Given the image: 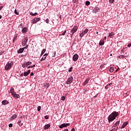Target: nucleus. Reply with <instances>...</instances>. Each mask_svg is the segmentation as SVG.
<instances>
[{
	"label": "nucleus",
	"instance_id": "obj_51",
	"mask_svg": "<svg viewBox=\"0 0 131 131\" xmlns=\"http://www.w3.org/2000/svg\"><path fill=\"white\" fill-rule=\"evenodd\" d=\"M81 33L83 34V35H84L85 34V33H84V31L82 32Z\"/></svg>",
	"mask_w": 131,
	"mask_h": 131
},
{
	"label": "nucleus",
	"instance_id": "obj_32",
	"mask_svg": "<svg viewBox=\"0 0 131 131\" xmlns=\"http://www.w3.org/2000/svg\"><path fill=\"white\" fill-rule=\"evenodd\" d=\"M115 2V0H109L110 4H113Z\"/></svg>",
	"mask_w": 131,
	"mask_h": 131
},
{
	"label": "nucleus",
	"instance_id": "obj_55",
	"mask_svg": "<svg viewBox=\"0 0 131 131\" xmlns=\"http://www.w3.org/2000/svg\"><path fill=\"white\" fill-rule=\"evenodd\" d=\"M63 131H68V129H64Z\"/></svg>",
	"mask_w": 131,
	"mask_h": 131
},
{
	"label": "nucleus",
	"instance_id": "obj_17",
	"mask_svg": "<svg viewBox=\"0 0 131 131\" xmlns=\"http://www.w3.org/2000/svg\"><path fill=\"white\" fill-rule=\"evenodd\" d=\"M93 13H97V12H99V8L98 7H95L93 10Z\"/></svg>",
	"mask_w": 131,
	"mask_h": 131
},
{
	"label": "nucleus",
	"instance_id": "obj_63",
	"mask_svg": "<svg viewBox=\"0 0 131 131\" xmlns=\"http://www.w3.org/2000/svg\"><path fill=\"white\" fill-rule=\"evenodd\" d=\"M20 118H22V116H20Z\"/></svg>",
	"mask_w": 131,
	"mask_h": 131
},
{
	"label": "nucleus",
	"instance_id": "obj_20",
	"mask_svg": "<svg viewBox=\"0 0 131 131\" xmlns=\"http://www.w3.org/2000/svg\"><path fill=\"white\" fill-rule=\"evenodd\" d=\"M23 33H26L27 32V27H25L22 30Z\"/></svg>",
	"mask_w": 131,
	"mask_h": 131
},
{
	"label": "nucleus",
	"instance_id": "obj_35",
	"mask_svg": "<svg viewBox=\"0 0 131 131\" xmlns=\"http://www.w3.org/2000/svg\"><path fill=\"white\" fill-rule=\"evenodd\" d=\"M66 30H65L63 33L61 34L60 35H65V34H66Z\"/></svg>",
	"mask_w": 131,
	"mask_h": 131
},
{
	"label": "nucleus",
	"instance_id": "obj_24",
	"mask_svg": "<svg viewBox=\"0 0 131 131\" xmlns=\"http://www.w3.org/2000/svg\"><path fill=\"white\" fill-rule=\"evenodd\" d=\"M103 45H104V40H102L99 43V46H103Z\"/></svg>",
	"mask_w": 131,
	"mask_h": 131
},
{
	"label": "nucleus",
	"instance_id": "obj_41",
	"mask_svg": "<svg viewBox=\"0 0 131 131\" xmlns=\"http://www.w3.org/2000/svg\"><path fill=\"white\" fill-rule=\"evenodd\" d=\"M12 126H13V124L10 123V124H9V127H12Z\"/></svg>",
	"mask_w": 131,
	"mask_h": 131
},
{
	"label": "nucleus",
	"instance_id": "obj_31",
	"mask_svg": "<svg viewBox=\"0 0 131 131\" xmlns=\"http://www.w3.org/2000/svg\"><path fill=\"white\" fill-rule=\"evenodd\" d=\"M84 31V33H85V34H86L87 32H89V29H86L85 30L83 31Z\"/></svg>",
	"mask_w": 131,
	"mask_h": 131
},
{
	"label": "nucleus",
	"instance_id": "obj_26",
	"mask_svg": "<svg viewBox=\"0 0 131 131\" xmlns=\"http://www.w3.org/2000/svg\"><path fill=\"white\" fill-rule=\"evenodd\" d=\"M27 66H29V65H31L32 64V62L28 61L26 62Z\"/></svg>",
	"mask_w": 131,
	"mask_h": 131
},
{
	"label": "nucleus",
	"instance_id": "obj_57",
	"mask_svg": "<svg viewBox=\"0 0 131 131\" xmlns=\"http://www.w3.org/2000/svg\"><path fill=\"white\" fill-rule=\"evenodd\" d=\"M32 68H33V67H35V64H34L33 66H32Z\"/></svg>",
	"mask_w": 131,
	"mask_h": 131
},
{
	"label": "nucleus",
	"instance_id": "obj_7",
	"mask_svg": "<svg viewBox=\"0 0 131 131\" xmlns=\"http://www.w3.org/2000/svg\"><path fill=\"white\" fill-rule=\"evenodd\" d=\"M27 41H28V38L25 37L24 38V41L21 42V45L23 46H25L27 43Z\"/></svg>",
	"mask_w": 131,
	"mask_h": 131
},
{
	"label": "nucleus",
	"instance_id": "obj_59",
	"mask_svg": "<svg viewBox=\"0 0 131 131\" xmlns=\"http://www.w3.org/2000/svg\"><path fill=\"white\" fill-rule=\"evenodd\" d=\"M2 15H0V19H2Z\"/></svg>",
	"mask_w": 131,
	"mask_h": 131
},
{
	"label": "nucleus",
	"instance_id": "obj_49",
	"mask_svg": "<svg viewBox=\"0 0 131 131\" xmlns=\"http://www.w3.org/2000/svg\"><path fill=\"white\" fill-rule=\"evenodd\" d=\"M34 74L33 72L31 73L30 76H33Z\"/></svg>",
	"mask_w": 131,
	"mask_h": 131
},
{
	"label": "nucleus",
	"instance_id": "obj_50",
	"mask_svg": "<svg viewBox=\"0 0 131 131\" xmlns=\"http://www.w3.org/2000/svg\"><path fill=\"white\" fill-rule=\"evenodd\" d=\"M29 68H32V66H30L27 68L28 69H29Z\"/></svg>",
	"mask_w": 131,
	"mask_h": 131
},
{
	"label": "nucleus",
	"instance_id": "obj_28",
	"mask_svg": "<svg viewBox=\"0 0 131 131\" xmlns=\"http://www.w3.org/2000/svg\"><path fill=\"white\" fill-rule=\"evenodd\" d=\"M45 53H46V49H43L41 53V56H42V55H43Z\"/></svg>",
	"mask_w": 131,
	"mask_h": 131
},
{
	"label": "nucleus",
	"instance_id": "obj_29",
	"mask_svg": "<svg viewBox=\"0 0 131 131\" xmlns=\"http://www.w3.org/2000/svg\"><path fill=\"white\" fill-rule=\"evenodd\" d=\"M23 68H25V67H27V65L26 64V62L25 63L22 64Z\"/></svg>",
	"mask_w": 131,
	"mask_h": 131
},
{
	"label": "nucleus",
	"instance_id": "obj_23",
	"mask_svg": "<svg viewBox=\"0 0 131 131\" xmlns=\"http://www.w3.org/2000/svg\"><path fill=\"white\" fill-rule=\"evenodd\" d=\"M30 14L31 15V16H36V15H38V14L36 12H35V13H33L32 12H31Z\"/></svg>",
	"mask_w": 131,
	"mask_h": 131
},
{
	"label": "nucleus",
	"instance_id": "obj_53",
	"mask_svg": "<svg viewBox=\"0 0 131 131\" xmlns=\"http://www.w3.org/2000/svg\"><path fill=\"white\" fill-rule=\"evenodd\" d=\"M71 131H75V129L74 128H73Z\"/></svg>",
	"mask_w": 131,
	"mask_h": 131
},
{
	"label": "nucleus",
	"instance_id": "obj_18",
	"mask_svg": "<svg viewBox=\"0 0 131 131\" xmlns=\"http://www.w3.org/2000/svg\"><path fill=\"white\" fill-rule=\"evenodd\" d=\"M44 88H46V89H48L49 87L50 86V83H46L44 85H43Z\"/></svg>",
	"mask_w": 131,
	"mask_h": 131
},
{
	"label": "nucleus",
	"instance_id": "obj_42",
	"mask_svg": "<svg viewBox=\"0 0 131 131\" xmlns=\"http://www.w3.org/2000/svg\"><path fill=\"white\" fill-rule=\"evenodd\" d=\"M45 59H46V57H42V58L40 59V61H45Z\"/></svg>",
	"mask_w": 131,
	"mask_h": 131
},
{
	"label": "nucleus",
	"instance_id": "obj_48",
	"mask_svg": "<svg viewBox=\"0 0 131 131\" xmlns=\"http://www.w3.org/2000/svg\"><path fill=\"white\" fill-rule=\"evenodd\" d=\"M49 54H48V53H46L45 55H43V57H47V56H48Z\"/></svg>",
	"mask_w": 131,
	"mask_h": 131
},
{
	"label": "nucleus",
	"instance_id": "obj_34",
	"mask_svg": "<svg viewBox=\"0 0 131 131\" xmlns=\"http://www.w3.org/2000/svg\"><path fill=\"white\" fill-rule=\"evenodd\" d=\"M40 109H41V106H38L37 107L38 111H40Z\"/></svg>",
	"mask_w": 131,
	"mask_h": 131
},
{
	"label": "nucleus",
	"instance_id": "obj_13",
	"mask_svg": "<svg viewBox=\"0 0 131 131\" xmlns=\"http://www.w3.org/2000/svg\"><path fill=\"white\" fill-rule=\"evenodd\" d=\"M120 123V121H117L113 125V127H116L118 125H119V123Z\"/></svg>",
	"mask_w": 131,
	"mask_h": 131
},
{
	"label": "nucleus",
	"instance_id": "obj_52",
	"mask_svg": "<svg viewBox=\"0 0 131 131\" xmlns=\"http://www.w3.org/2000/svg\"><path fill=\"white\" fill-rule=\"evenodd\" d=\"M121 58H124L125 57L124 55H120Z\"/></svg>",
	"mask_w": 131,
	"mask_h": 131
},
{
	"label": "nucleus",
	"instance_id": "obj_46",
	"mask_svg": "<svg viewBox=\"0 0 131 131\" xmlns=\"http://www.w3.org/2000/svg\"><path fill=\"white\" fill-rule=\"evenodd\" d=\"M4 51H1L0 52V55H2L4 54Z\"/></svg>",
	"mask_w": 131,
	"mask_h": 131
},
{
	"label": "nucleus",
	"instance_id": "obj_62",
	"mask_svg": "<svg viewBox=\"0 0 131 131\" xmlns=\"http://www.w3.org/2000/svg\"><path fill=\"white\" fill-rule=\"evenodd\" d=\"M98 32H97L96 33V34H98Z\"/></svg>",
	"mask_w": 131,
	"mask_h": 131
},
{
	"label": "nucleus",
	"instance_id": "obj_37",
	"mask_svg": "<svg viewBox=\"0 0 131 131\" xmlns=\"http://www.w3.org/2000/svg\"><path fill=\"white\" fill-rule=\"evenodd\" d=\"M72 69H73V67H71L70 69L69 70V72H71L72 71Z\"/></svg>",
	"mask_w": 131,
	"mask_h": 131
},
{
	"label": "nucleus",
	"instance_id": "obj_11",
	"mask_svg": "<svg viewBox=\"0 0 131 131\" xmlns=\"http://www.w3.org/2000/svg\"><path fill=\"white\" fill-rule=\"evenodd\" d=\"M24 51V48H20L17 51V54H22Z\"/></svg>",
	"mask_w": 131,
	"mask_h": 131
},
{
	"label": "nucleus",
	"instance_id": "obj_61",
	"mask_svg": "<svg viewBox=\"0 0 131 131\" xmlns=\"http://www.w3.org/2000/svg\"><path fill=\"white\" fill-rule=\"evenodd\" d=\"M117 129H118V126H117L116 130H117Z\"/></svg>",
	"mask_w": 131,
	"mask_h": 131
},
{
	"label": "nucleus",
	"instance_id": "obj_6",
	"mask_svg": "<svg viewBox=\"0 0 131 131\" xmlns=\"http://www.w3.org/2000/svg\"><path fill=\"white\" fill-rule=\"evenodd\" d=\"M70 125V123H63L59 126V128H63V127H66L67 126H69Z\"/></svg>",
	"mask_w": 131,
	"mask_h": 131
},
{
	"label": "nucleus",
	"instance_id": "obj_30",
	"mask_svg": "<svg viewBox=\"0 0 131 131\" xmlns=\"http://www.w3.org/2000/svg\"><path fill=\"white\" fill-rule=\"evenodd\" d=\"M90 4H91V2H90V1H86L85 5H86V6H90Z\"/></svg>",
	"mask_w": 131,
	"mask_h": 131
},
{
	"label": "nucleus",
	"instance_id": "obj_64",
	"mask_svg": "<svg viewBox=\"0 0 131 131\" xmlns=\"http://www.w3.org/2000/svg\"><path fill=\"white\" fill-rule=\"evenodd\" d=\"M59 18H61V16L59 17Z\"/></svg>",
	"mask_w": 131,
	"mask_h": 131
},
{
	"label": "nucleus",
	"instance_id": "obj_40",
	"mask_svg": "<svg viewBox=\"0 0 131 131\" xmlns=\"http://www.w3.org/2000/svg\"><path fill=\"white\" fill-rule=\"evenodd\" d=\"M44 117L45 119H49V116L48 115L45 116Z\"/></svg>",
	"mask_w": 131,
	"mask_h": 131
},
{
	"label": "nucleus",
	"instance_id": "obj_47",
	"mask_svg": "<svg viewBox=\"0 0 131 131\" xmlns=\"http://www.w3.org/2000/svg\"><path fill=\"white\" fill-rule=\"evenodd\" d=\"M28 45H26L25 48H23V49H28Z\"/></svg>",
	"mask_w": 131,
	"mask_h": 131
},
{
	"label": "nucleus",
	"instance_id": "obj_8",
	"mask_svg": "<svg viewBox=\"0 0 131 131\" xmlns=\"http://www.w3.org/2000/svg\"><path fill=\"white\" fill-rule=\"evenodd\" d=\"M73 60L75 62H76V61H77V60H78V55L77 54H74L73 55Z\"/></svg>",
	"mask_w": 131,
	"mask_h": 131
},
{
	"label": "nucleus",
	"instance_id": "obj_36",
	"mask_svg": "<svg viewBox=\"0 0 131 131\" xmlns=\"http://www.w3.org/2000/svg\"><path fill=\"white\" fill-rule=\"evenodd\" d=\"M14 13L16 15H19V13H18V11H17L16 10H15Z\"/></svg>",
	"mask_w": 131,
	"mask_h": 131
},
{
	"label": "nucleus",
	"instance_id": "obj_44",
	"mask_svg": "<svg viewBox=\"0 0 131 131\" xmlns=\"http://www.w3.org/2000/svg\"><path fill=\"white\" fill-rule=\"evenodd\" d=\"M83 34H82V33H81L80 34V37H82V36H83Z\"/></svg>",
	"mask_w": 131,
	"mask_h": 131
},
{
	"label": "nucleus",
	"instance_id": "obj_58",
	"mask_svg": "<svg viewBox=\"0 0 131 131\" xmlns=\"http://www.w3.org/2000/svg\"><path fill=\"white\" fill-rule=\"evenodd\" d=\"M106 38H107V37L105 36V37H104V39H106Z\"/></svg>",
	"mask_w": 131,
	"mask_h": 131
},
{
	"label": "nucleus",
	"instance_id": "obj_33",
	"mask_svg": "<svg viewBox=\"0 0 131 131\" xmlns=\"http://www.w3.org/2000/svg\"><path fill=\"white\" fill-rule=\"evenodd\" d=\"M65 99H66V97H65V96H62V97H61V100L62 101H64Z\"/></svg>",
	"mask_w": 131,
	"mask_h": 131
},
{
	"label": "nucleus",
	"instance_id": "obj_14",
	"mask_svg": "<svg viewBox=\"0 0 131 131\" xmlns=\"http://www.w3.org/2000/svg\"><path fill=\"white\" fill-rule=\"evenodd\" d=\"M50 127L51 125L50 124H47L44 126V129H48Z\"/></svg>",
	"mask_w": 131,
	"mask_h": 131
},
{
	"label": "nucleus",
	"instance_id": "obj_54",
	"mask_svg": "<svg viewBox=\"0 0 131 131\" xmlns=\"http://www.w3.org/2000/svg\"><path fill=\"white\" fill-rule=\"evenodd\" d=\"M15 39H16V37H14V38L13 40V42H14L15 41Z\"/></svg>",
	"mask_w": 131,
	"mask_h": 131
},
{
	"label": "nucleus",
	"instance_id": "obj_2",
	"mask_svg": "<svg viewBox=\"0 0 131 131\" xmlns=\"http://www.w3.org/2000/svg\"><path fill=\"white\" fill-rule=\"evenodd\" d=\"M77 29H78V27L77 26H75L70 31V35L71 37L73 36L74 34L77 31Z\"/></svg>",
	"mask_w": 131,
	"mask_h": 131
},
{
	"label": "nucleus",
	"instance_id": "obj_45",
	"mask_svg": "<svg viewBox=\"0 0 131 131\" xmlns=\"http://www.w3.org/2000/svg\"><path fill=\"white\" fill-rule=\"evenodd\" d=\"M127 47H128V48H130L131 47V43H129V44L127 45Z\"/></svg>",
	"mask_w": 131,
	"mask_h": 131
},
{
	"label": "nucleus",
	"instance_id": "obj_10",
	"mask_svg": "<svg viewBox=\"0 0 131 131\" xmlns=\"http://www.w3.org/2000/svg\"><path fill=\"white\" fill-rule=\"evenodd\" d=\"M128 124V122L126 121V122H125L123 123L122 125L121 126V128L122 129V128H124V127H125V126H126V125Z\"/></svg>",
	"mask_w": 131,
	"mask_h": 131
},
{
	"label": "nucleus",
	"instance_id": "obj_12",
	"mask_svg": "<svg viewBox=\"0 0 131 131\" xmlns=\"http://www.w3.org/2000/svg\"><path fill=\"white\" fill-rule=\"evenodd\" d=\"M2 105H8V104H9V101H8V100H3L2 102Z\"/></svg>",
	"mask_w": 131,
	"mask_h": 131
},
{
	"label": "nucleus",
	"instance_id": "obj_4",
	"mask_svg": "<svg viewBox=\"0 0 131 131\" xmlns=\"http://www.w3.org/2000/svg\"><path fill=\"white\" fill-rule=\"evenodd\" d=\"M73 82V77H70L66 81L67 84H71Z\"/></svg>",
	"mask_w": 131,
	"mask_h": 131
},
{
	"label": "nucleus",
	"instance_id": "obj_60",
	"mask_svg": "<svg viewBox=\"0 0 131 131\" xmlns=\"http://www.w3.org/2000/svg\"><path fill=\"white\" fill-rule=\"evenodd\" d=\"M43 58H46V59H47V56H43Z\"/></svg>",
	"mask_w": 131,
	"mask_h": 131
},
{
	"label": "nucleus",
	"instance_id": "obj_19",
	"mask_svg": "<svg viewBox=\"0 0 131 131\" xmlns=\"http://www.w3.org/2000/svg\"><path fill=\"white\" fill-rule=\"evenodd\" d=\"M15 118H17V115H12L10 118V120H13Z\"/></svg>",
	"mask_w": 131,
	"mask_h": 131
},
{
	"label": "nucleus",
	"instance_id": "obj_1",
	"mask_svg": "<svg viewBox=\"0 0 131 131\" xmlns=\"http://www.w3.org/2000/svg\"><path fill=\"white\" fill-rule=\"evenodd\" d=\"M119 115V113L117 112H113L111 115L107 117L108 121L109 123L113 121V120L116 119V117Z\"/></svg>",
	"mask_w": 131,
	"mask_h": 131
},
{
	"label": "nucleus",
	"instance_id": "obj_56",
	"mask_svg": "<svg viewBox=\"0 0 131 131\" xmlns=\"http://www.w3.org/2000/svg\"><path fill=\"white\" fill-rule=\"evenodd\" d=\"M2 9H3V7H2V6H1V7H0V11H1V10H2Z\"/></svg>",
	"mask_w": 131,
	"mask_h": 131
},
{
	"label": "nucleus",
	"instance_id": "obj_22",
	"mask_svg": "<svg viewBox=\"0 0 131 131\" xmlns=\"http://www.w3.org/2000/svg\"><path fill=\"white\" fill-rule=\"evenodd\" d=\"M114 36V33H113V32L109 33L108 36H109V37H110L111 38H112V37H113Z\"/></svg>",
	"mask_w": 131,
	"mask_h": 131
},
{
	"label": "nucleus",
	"instance_id": "obj_27",
	"mask_svg": "<svg viewBox=\"0 0 131 131\" xmlns=\"http://www.w3.org/2000/svg\"><path fill=\"white\" fill-rule=\"evenodd\" d=\"M17 124H18L19 126H22V125H23V123L21 124V121H18L17 122Z\"/></svg>",
	"mask_w": 131,
	"mask_h": 131
},
{
	"label": "nucleus",
	"instance_id": "obj_38",
	"mask_svg": "<svg viewBox=\"0 0 131 131\" xmlns=\"http://www.w3.org/2000/svg\"><path fill=\"white\" fill-rule=\"evenodd\" d=\"M46 23L49 24V22H50V20L49 19H47L46 20Z\"/></svg>",
	"mask_w": 131,
	"mask_h": 131
},
{
	"label": "nucleus",
	"instance_id": "obj_9",
	"mask_svg": "<svg viewBox=\"0 0 131 131\" xmlns=\"http://www.w3.org/2000/svg\"><path fill=\"white\" fill-rule=\"evenodd\" d=\"M12 96H13V98H15V99H18V98H20V96H19L18 94H17L16 93H12Z\"/></svg>",
	"mask_w": 131,
	"mask_h": 131
},
{
	"label": "nucleus",
	"instance_id": "obj_5",
	"mask_svg": "<svg viewBox=\"0 0 131 131\" xmlns=\"http://www.w3.org/2000/svg\"><path fill=\"white\" fill-rule=\"evenodd\" d=\"M40 20V17H39L38 18H35L32 20V24H35V23H37L38 21Z\"/></svg>",
	"mask_w": 131,
	"mask_h": 131
},
{
	"label": "nucleus",
	"instance_id": "obj_43",
	"mask_svg": "<svg viewBox=\"0 0 131 131\" xmlns=\"http://www.w3.org/2000/svg\"><path fill=\"white\" fill-rule=\"evenodd\" d=\"M53 54H53L52 56H53V57H55V56H56V51H54V52H53Z\"/></svg>",
	"mask_w": 131,
	"mask_h": 131
},
{
	"label": "nucleus",
	"instance_id": "obj_25",
	"mask_svg": "<svg viewBox=\"0 0 131 131\" xmlns=\"http://www.w3.org/2000/svg\"><path fill=\"white\" fill-rule=\"evenodd\" d=\"M113 71H114V68L111 67L110 69V72L112 73V72H113Z\"/></svg>",
	"mask_w": 131,
	"mask_h": 131
},
{
	"label": "nucleus",
	"instance_id": "obj_39",
	"mask_svg": "<svg viewBox=\"0 0 131 131\" xmlns=\"http://www.w3.org/2000/svg\"><path fill=\"white\" fill-rule=\"evenodd\" d=\"M109 85H111V84H110L106 86H105V89H106V90L108 89V87L109 86Z\"/></svg>",
	"mask_w": 131,
	"mask_h": 131
},
{
	"label": "nucleus",
	"instance_id": "obj_16",
	"mask_svg": "<svg viewBox=\"0 0 131 131\" xmlns=\"http://www.w3.org/2000/svg\"><path fill=\"white\" fill-rule=\"evenodd\" d=\"M29 73H30V70H28L27 72H25L24 73V76H27V75H28V74H29Z\"/></svg>",
	"mask_w": 131,
	"mask_h": 131
},
{
	"label": "nucleus",
	"instance_id": "obj_3",
	"mask_svg": "<svg viewBox=\"0 0 131 131\" xmlns=\"http://www.w3.org/2000/svg\"><path fill=\"white\" fill-rule=\"evenodd\" d=\"M12 65L13 62H9V63H8L5 66V70H9V69H11Z\"/></svg>",
	"mask_w": 131,
	"mask_h": 131
},
{
	"label": "nucleus",
	"instance_id": "obj_15",
	"mask_svg": "<svg viewBox=\"0 0 131 131\" xmlns=\"http://www.w3.org/2000/svg\"><path fill=\"white\" fill-rule=\"evenodd\" d=\"M89 81H90V79L88 78L86 79L84 81V82L83 83V85H86V84H88L89 83Z\"/></svg>",
	"mask_w": 131,
	"mask_h": 131
},
{
	"label": "nucleus",
	"instance_id": "obj_21",
	"mask_svg": "<svg viewBox=\"0 0 131 131\" xmlns=\"http://www.w3.org/2000/svg\"><path fill=\"white\" fill-rule=\"evenodd\" d=\"M9 93H11V95H13V94H14V88L13 87H11L10 88V91H9Z\"/></svg>",
	"mask_w": 131,
	"mask_h": 131
}]
</instances>
